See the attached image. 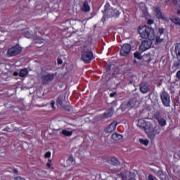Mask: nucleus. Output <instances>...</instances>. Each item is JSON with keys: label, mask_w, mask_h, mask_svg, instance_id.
<instances>
[{"label": "nucleus", "mask_w": 180, "mask_h": 180, "mask_svg": "<svg viewBox=\"0 0 180 180\" xmlns=\"http://www.w3.org/2000/svg\"><path fill=\"white\" fill-rule=\"evenodd\" d=\"M144 131L146 133L148 139L154 140V139H155V136H157V134H160L161 129H160V126L154 124L150 121L148 123Z\"/></svg>", "instance_id": "obj_1"}, {"label": "nucleus", "mask_w": 180, "mask_h": 180, "mask_svg": "<svg viewBox=\"0 0 180 180\" xmlns=\"http://www.w3.org/2000/svg\"><path fill=\"white\" fill-rule=\"evenodd\" d=\"M138 30L142 39H148V40H154V39H155L154 30L151 27H139Z\"/></svg>", "instance_id": "obj_2"}, {"label": "nucleus", "mask_w": 180, "mask_h": 180, "mask_svg": "<svg viewBox=\"0 0 180 180\" xmlns=\"http://www.w3.org/2000/svg\"><path fill=\"white\" fill-rule=\"evenodd\" d=\"M82 51L83 52L82 54V60L84 63H91V61L94 60V53L88 49V46L86 45L82 46Z\"/></svg>", "instance_id": "obj_3"}, {"label": "nucleus", "mask_w": 180, "mask_h": 180, "mask_svg": "<svg viewBox=\"0 0 180 180\" xmlns=\"http://www.w3.org/2000/svg\"><path fill=\"white\" fill-rule=\"evenodd\" d=\"M57 105L58 108L64 109L66 112H71V107L67 105V100L65 99V95L62 94L58 96L57 100Z\"/></svg>", "instance_id": "obj_4"}, {"label": "nucleus", "mask_w": 180, "mask_h": 180, "mask_svg": "<svg viewBox=\"0 0 180 180\" xmlns=\"http://www.w3.org/2000/svg\"><path fill=\"white\" fill-rule=\"evenodd\" d=\"M136 103H137V99L132 98L129 101H124L121 104L120 109L122 112H126V110H130V109H133L134 106H136Z\"/></svg>", "instance_id": "obj_5"}, {"label": "nucleus", "mask_w": 180, "mask_h": 180, "mask_svg": "<svg viewBox=\"0 0 180 180\" xmlns=\"http://www.w3.org/2000/svg\"><path fill=\"white\" fill-rule=\"evenodd\" d=\"M21 52L22 48H20L19 46H15L8 50L7 54L9 56V57H15V56L20 54Z\"/></svg>", "instance_id": "obj_6"}, {"label": "nucleus", "mask_w": 180, "mask_h": 180, "mask_svg": "<svg viewBox=\"0 0 180 180\" xmlns=\"http://www.w3.org/2000/svg\"><path fill=\"white\" fill-rule=\"evenodd\" d=\"M160 96L163 105L166 107H169V104L171 103V96H169V94L164 91Z\"/></svg>", "instance_id": "obj_7"}, {"label": "nucleus", "mask_w": 180, "mask_h": 180, "mask_svg": "<svg viewBox=\"0 0 180 180\" xmlns=\"http://www.w3.org/2000/svg\"><path fill=\"white\" fill-rule=\"evenodd\" d=\"M153 15L158 18V19H161L162 20H165V22H168V18L165 17V15H162L161 11L157 7L153 8Z\"/></svg>", "instance_id": "obj_8"}, {"label": "nucleus", "mask_w": 180, "mask_h": 180, "mask_svg": "<svg viewBox=\"0 0 180 180\" xmlns=\"http://www.w3.org/2000/svg\"><path fill=\"white\" fill-rule=\"evenodd\" d=\"M131 50V46H130V44H124L120 51V56H122L123 57H127V56H129V53H130Z\"/></svg>", "instance_id": "obj_9"}, {"label": "nucleus", "mask_w": 180, "mask_h": 180, "mask_svg": "<svg viewBox=\"0 0 180 180\" xmlns=\"http://www.w3.org/2000/svg\"><path fill=\"white\" fill-rule=\"evenodd\" d=\"M105 13L108 18H112V16L117 18L119 15V11L109 8L105 9Z\"/></svg>", "instance_id": "obj_10"}, {"label": "nucleus", "mask_w": 180, "mask_h": 180, "mask_svg": "<svg viewBox=\"0 0 180 180\" xmlns=\"http://www.w3.org/2000/svg\"><path fill=\"white\" fill-rule=\"evenodd\" d=\"M151 40L153 39H148L142 41L140 46V50L141 51H146V50H148V49H150L153 44V41Z\"/></svg>", "instance_id": "obj_11"}, {"label": "nucleus", "mask_w": 180, "mask_h": 180, "mask_svg": "<svg viewBox=\"0 0 180 180\" xmlns=\"http://www.w3.org/2000/svg\"><path fill=\"white\" fill-rule=\"evenodd\" d=\"M150 122V120H145L143 119H140L138 120L137 126L138 127H140L141 129L146 130V128L147 127V125Z\"/></svg>", "instance_id": "obj_12"}, {"label": "nucleus", "mask_w": 180, "mask_h": 180, "mask_svg": "<svg viewBox=\"0 0 180 180\" xmlns=\"http://www.w3.org/2000/svg\"><path fill=\"white\" fill-rule=\"evenodd\" d=\"M140 91L142 94H147L150 91V85L147 82H143L140 84Z\"/></svg>", "instance_id": "obj_13"}, {"label": "nucleus", "mask_w": 180, "mask_h": 180, "mask_svg": "<svg viewBox=\"0 0 180 180\" xmlns=\"http://www.w3.org/2000/svg\"><path fill=\"white\" fill-rule=\"evenodd\" d=\"M155 118L156 119V120H158L160 126H165V124H167V121L165 120V119L161 117V115H160V113L155 114Z\"/></svg>", "instance_id": "obj_14"}, {"label": "nucleus", "mask_w": 180, "mask_h": 180, "mask_svg": "<svg viewBox=\"0 0 180 180\" xmlns=\"http://www.w3.org/2000/svg\"><path fill=\"white\" fill-rule=\"evenodd\" d=\"M116 126H117V122L116 121H113L106 129L105 133H112L116 130Z\"/></svg>", "instance_id": "obj_15"}, {"label": "nucleus", "mask_w": 180, "mask_h": 180, "mask_svg": "<svg viewBox=\"0 0 180 180\" xmlns=\"http://www.w3.org/2000/svg\"><path fill=\"white\" fill-rule=\"evenodd\" d=\"M56 77V75L53 73H49L46 75V84H49V82H51L54 81V78Z\"/></svg>", "instance_id": "obj_16"}, {"label": "nucleus", "mask_w": 180, "mask_h": 180, "mask_svg": "<svg viewBox=\"0 0 180 180\" xmlns=\"http://www.w3.org/2000/svg\"><path fill=\"white\" fill-rule=\"evenodd\" d=\"M104 117L105 119H108L109 117H112L113 116V108H110L104 114H103Z\"/></svg>", "instance_id": "obj_17"}, {"label": "nucleus", "mask_w": 180, "mask_h": 180, "mask_svg": "<svg viewBox=\"0 0 180 180\" xmlns=\"http://www.w3.org/2000/svg\"><path fill=\"white\" fill-rule=\"evenodd\" d=\"M82 11H83V12H89V11H91V7H89L88 1L84 2L83 6L82 7Z\"/></svg>", "instance_id": "obj_18"}, {"label": "nucleus", "mask_w": 180, "mask_h": 180, "mask_svg": "<svg viewBox=\"0 0 180 180\" xmlns=\"http://www.w3.org/2000/svg\"><path fill=\"white\" fill-rule=\"evenodd\" d=\"M109 163L114 167H117V165H120V162L117 160V159L112 158L109 160Z\"/></svg>", "instance_id": "obj_19"}, {"label": "nucleus", "mask_w": 180, "mask_h": 180, "mask_svg": "<svg viewBox=\"0 0 180 180\" xmlns=\"http://www.w3.org/2000/svg\"><path fill=\"white\" fill-rule=\"evenodd\" d=\"M27 74H29V70L26 68H24L20 71L19 77H20L21 78H25V77H26Z\"/></svg>", "instance_id": "obj_20"}, {"label": "nucleus", "mask_w": 180, "mask_h": 180, "mask_svg": "<svg viewBox=\"0 0 180 180\" xmlns=\"http://www.w3.org/2000/svg\"><path fill=\"white\" fill-rule=\"evenodd\" d=\"M61 134H63L65 137H71V136H72V131L63 129L61 131Z\"/></svg>", "instance_id": "obj_21"}, {"label": "nucleus", "mask_w": 180, "mask_h": 180, "mask_svg": "<svg viewBox=\"0 0 180 180\" xmlns=\"http://www.w3.org/2000/svg\"><path fill=\"white\" fill-rule=\"evenodd\" d=\"M127 176H126V172H121L117 174L116 180H127Z\"/></svg>", "instance_id": "obj_22"}, {"label": "nucleus", "mask_w": 180, "mask_h": 180, "mask_svg": "<svg viewBox=\"0 0 180 180\" xmlns=\"http://www.w3.org/2000/svg\"><path fill=\"white\" fill-rule=\"evenodd\" d=\"M112 139L115 141H117V140H122V139H123V136L117 133H115L112 135Z\"/></svg>", "instance_id": "obj_23"}, {"label": "nucleus", "mask_w": 180, "mask_h": 180, "mask_svg": "<svg viewBox=\"0 0 180 180\" xmlns=\"http://www.w3.org/2000/svg\"><path fill=\"white\" fill-rule=\"evenodd\" d=\"M158 176H159L161 180H167V175H165L162 171L158 172Z\"/></svg>", "instance_id": "obj_24"}, {"label": "nucleus", "mask_w": 180, "mask_h": 180, "mask_svg": "<svg viewBox=\"0 0 180 180\" xmlns=\"http://www.w3.org/2000/svg\"><path fill=\"white\" fill-rule=\"evenodd\" d=\"M139 142L141 144H143V146H148V143H150L148 139H139Z\"/></svg>", "instance_id": "obj_25"}, {"label": "nucleus", "mask_w": 180, "mask_h": 180, "mask_svg": "<svg viewBox=\"0 0 180 180\" xmlns=\"http://www.w3.org/2000/svg\"><path fill=\"white\" fill-rule=\"evenodd\" d=\"M126 180H137L136 179V174L134 173H130L128 179Z\"/></svg>", "instance_id": "obj_26"}, {"label": "nucleus", "mask_w": 180, "mask_h": 180, "mask_svg": "<svg viewBox=\"0 0 180 180\" xmlns=\"http://www.w3.org/2000/svg\"><path fill=\"white\" fill-rule=\"evenodd\" d=\"M172 22H173V23H174L175 25H180V18H172Z\"/></svg>", "instance_id": "obj_27"}, {"label": "nucleus", "mask_w": 180, "mask_h": 180, "mask_svg": "<svg viewBox=\"0 0 180 180\" xmlns=\"http://www.w3.org/2000/svg\"><path fill=\"white\" fill-rule=\"evenodd\" d=\"M66 162L68 164V166L71 165L74 162V158H72V156H70Z\"/></svg>", "instance_id": "obj_28"}, {"label": "nucleus", "mask_w": 180, "mask_h": 180, "mask_svg": "<svg viewBox=\"0 0 180 180\" xmlns=\"http://www.w3.org/2000/svg\"><path fill=\"white\" fill-rule=\"evenodd\" d=\"M77 24V20H72V21L70 22H68L65 23V25L66 26H68L69 25H70V26H72V27H74L75 25Z\"/></svg>", "instance_id": "obj_29"}, {"label": "nucleus", "mask_w": 180, "mask_h": 180, "mask_svg": "<svg viewBox=\"0 0 180 180\" xmlns=\"http://www.w3.org/2000/svg\"><path fill=\"white\" fill-rule=\"evenodd\" d=\"M24 33H25V37H27V39H30L32 37V34H30L29 30H25Z\"/></svg>", "instance_id": "obj_30"}, {"label": "nucleus", "mask_w": 180, "mask_h": 180, "mask_svg": "<svg viewBox=\"0 0 180 180\" xmlns=\"http://www.w3.org/2000/svg\"><path fill=\"white\" fill-rule=\"evenodd\" d=\"M102 180H106V178H108V173L103 172L100 175Z\"/></svg>", "instance_id": "obj_31"}, {"label": "nucleus", "mask_w": 180, "mask_h": 180, "mask_svg": "<svg viewBox=\"0 0 180 180\" xmlns=\"http://www.w3.org/2000/svg\"><path fill=\"white\" fill-rule=\"evenodd\" d=\"M162 41H164L163 38H160V37H156V42L162 43Z\"/></svg>", "instance_id": "obj_32"}, {"label": "nucleus", "mask_w": 180, "mask_h": 180, "mask_svg": "<svg viewBox=\"0 0 180 180\" xmlns=\"http://www.w3.org/2000/svg\"><path fill=\"white\" fill-rule=\"evenodd\" d=\"M134 57H135V58H138L139 60H140L141 58V54L139 52H136L134 53Z\"/></svg>", "instance_id": "obj_33"}, {"label": "nucleus", "mask_w": 180, "mask_h": 180, "mask_svg": "<svg viewBox=\"0 0 180 180\" xmlns=\"http://www.w3.org/2000/svg\"><path fill=\"white\" fill-rule=\"evenodd\" d=\"M54 105H56V102L54 101H51L49 104V106H51L52 109L54 110V109H56V106H54Z\"/></svg>", "instance_id": "obj_34"}, {"label": "nucleus", "mask_w": 180, "mask_h": 180, "mask_svg": "<svg viewBox=\"0 0 180 180\" xmlns=\"http://www.w3.org/2000/svg\"><path fill=\"white\" fill-rule=\"evenodd\" d=\"M167 2H169V4H174L176 5V4L178 2V0H167Z\"/></svg>", "instance_id": "obj_35"}, {"label": "nucleus", "mask_w": 180, "mask_h": 180, "mask_svg": "<svg viewBox=\"0 0 180 180\" xmlns=\"http://www.w3.org/2000/svg\"><path fill=\"white\" fill-rule=\"evenodd\" d=\"M51 157V152L48 151L46 153V158H50Z\"/></svg>", "instance_id": "obj_36"}, {"label": "nucleus", "mask_w": 180, "mask_h": 180, "mask_svg": "<svg viewBox=\"0 0 180 180\" xmlns=\"http://www.w3.org/2000/svg\"><path fill=\"white\" fill-rule=\"evenodd\" d=\"M119 68H116L115 69V71H114V75H117V74H119Z\"/></svg>", "instance_id": "obj_37"}, {"label": "nucleus", "mask_w": 180, "mask_h": 180, "mask_svg": "<svg viewBox=\"0 0 180 180\" xmlns=\"http://www.w3.org/2000/svg\"><path fill=\"white\" fill-rule=\"evenodd\" d=\"M46 167L51 168V160H49V162L46 164Z\"/></svg>", "instance_id": "obj_38"}, {"label": "nucleus", "mask_w": 180, "mask_h": 180, "mask_svg": "<svg viewBox=\"0 0 180 180\" xmlns=\"http://www.w3.org/2000/svg\"><path fill=\"white\" fill-rule=\"evenodd\" d=\"M148 180H155V177H154V176H153L152 174H150L148 176Z\"/></svg>", "instance_id": "obj_39"}, {"label": "nucleus", "mask_w": 180, "mask_h": 180, "mask_svg": "<svg viewBox=\"0 0 180 180\" xmlns=\"http://www.w3.org/2000/svg\"><path fill=\"white\" fill-rule=\"evenodd\" d=\"M58 65H61V64H63V60L60 58H58Z\"/></svg>", "instance_id": "obj_40"}, {"label": "nucleus", "mask_w": 180, "mask_h": 180, "mask_svg": "<svg viewBox=\"0 0 180 180\" xmlns=\"http://www.w3.org/2000/svg\"><path fill=\"white\" fill-rule=\"evenodd\" d=\"M165 30L163 28H159V33L160 34H163Z\"/></svg>", "instance_id": "obj_41"}, {"label": "nucleus", "mask_w": 180, "mask_h": 180, "mask_svg": "<svg viewBox=\"0 0 180 180\" xmlns=\"http://www.w3.org/2000/svg\"><path fill=\"white\" fill-rule=\"evenodd\" d=\"M136 79H137V77L134 76L133 77V79L130 80L129 82L130 84H133L134 81H136Z\"/></svg>", "instance_id": "obj_42"}, {"label": "nucleus", "mask_w": 180, "mask_h": 180, "mask_svg": "<svg viewBox=\"0 0 180 180\" xmlns=\"http://www.w3.org/2000/svg\"><path fill=\"white\" fill-rule=\"evenodd\" d=\"M154 23V20L149 19L148 20V25H153Z\"/></svg>", "instance_id": "obj_43"}, {"label": "nucleus", "mask_w": 180, "mask_h": 180, "mask_svg": "<svg viewBox=\"0 0 180 180\" xmlns=\"http://www.w3.org/2000/svg\"><path fill=\"white\" fill-rule=\"evenodd\" d=\"M116 92H114V93H111L110 94V98H115V96H116Z\"/></svg>", "instance_id": "obj_44"}, {"label": "nucleus", "mask_w": 180, "mask_h": 180, "mask_svg": "<svg viewBox=\"0 0 180 180\" xmlns=\"http://www.w3.org/2000/svg\"><path fill=\"white\" fill-rule=\"evenodd\" d=\"M43 41H44V39H39L35 41V43H43Z\"/></svg>", "instance_id": "obj_45"}, {"label": "nucleus", "mask_w": 180, "mask_h": 180, "mask_svg": "<svg viewBox=\"0 0 180 180\" xmlns=\"http://www.w3.org/2000/svg\"><path fill=\"white\" fill-rule=\"evenodd\" d=\"M176 77L177 78H179V79H180V70H179L176 73Z\"/></svg>", "instance_id": "obj_46"}, {"label": "nucleus", "mask_w": 180, "mask_h": 180, "mask_svg": "<svg viewBox=\"0 0 180 180\" xmlns=\"http://www.w3.org/2000/svg\"><path fill=\"white\" fill-rule=\"evenodd\" d=\"M103 77H104V78L105 79L106 81H109V79H110V78L109 77L106 76V75H104Z\"/></svg>", "instance_id": "obj_47"}, {"label": "nucleus", "mask_w": 180, "mask_h": 180, "mask_svg": "<svg viewBox=\"0 0 180 180\" xmlns=\"http://www.w3.org/2000/svg\"><path fill=\"white\" fill-rule=\"evenodd\" d=\"M13 75H15V77H17V75H19V73L18 72H15L13 73Z\"/></svg>", "instance_id": "obj_48"}, {"label": "nucleus", "mask_w": 180, "mask_h": 180, "mask_svg": "<svg viewBox=\"0 0 180 180\" xmlns=\"http://www.w3.org/2000/svg\"><path fill=\"white\" fill-rule=\"evenodd\" d=\"M13 172H14L15 174H18V169H13Z\"/></svg>", "instance_id": "obj_49"}, {"label": "nucleus", "mask_w": 180, "mask_h": 180, "mask_svg": "<svg viewBox=\"0 0 180 180\" xmlns=\"http://www.w3.org/2000/svg\"><path fill=\"white\" fill-rule=\"evenodd\" d=\"M107 71H110V66H108V67L107 68Z\"/></svg>", "instance_id": "obj_50"}, {"label": "nucleus", "mask_w": 180, "mask_h": 180, "mask_svg": "<svg viewBox=\"0 0 180 180\" xmlns=\"http://www.w3.org/2000/svg\"><path fill=\"white\" fill-rule=\"evenodd\" d=\"M67 27V29H68L70 27Z\"/></svg>", "instance_id": "obj_51"}]
</instances>
